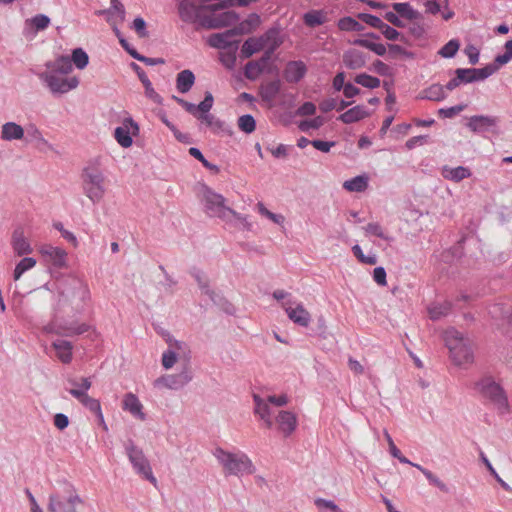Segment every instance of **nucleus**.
<instances>
[{
    "mask_svg": "<svg viewBox=\"0 0 512 512\" xmlns=\"http://www.w3.org/2000/svg\"><path fill=\"white\" fill-rule=\"evenodd\" d=\"M84 500L72 484H66L60 491L50 494L48 512H78Z\"/></svg>",
    "mask_w": 512,
    "mask_h": 512,
    "instance_id": "1",
    "label": "nucleus"
},
{
    "mask_svg": "<svg viewBox=\"0 0 512 512\" xmlns=\"http://www.w3.org/2000/svg\"><path fill=\"white\" fill-rule=\"evenodd\" d=\"M444 341L455 365L463 366L473 362L472 348L461 332L454 328L447 330L444 334Z\"/></svg>",
    "mask_w": 512,
    "mask_h": 512,
    "instance_id": "2",
    "label": "nucleus"
},
{
    "mask_svg": "<svg viewBox=\"0 0 512 512\" xmlns=\"http://www.w3.org/2000/svg\"><path fill=\"white\" fill-rule=\"evenodd\" d=\"M197 281L200 293V307L207 309L211 306H216L227 315H234L236 309L234 305L224 298L220 293L210 288L209 279L203 273L194 274Z\"/></svg>",
    "mask_w": 512,
    "mask_h": 512,
    "instance_id": "3",
    "label": "nucleus"
},
{
    "mask_svg": "<svg viewBox=\"0 0 512 512\" xmlns=\"http://www.w3.org/2000/svg\"><path fill=\"white\" fill-rule=\"evenodd\" d=\"M197 281L200 293V307L207 309L211 306H216L227 315H234L236 309L234 305L224 298L220 293L210 288L209 279L203 273L194 274Z\"/></svg>",
    "mask_w": 512,
    "mask_h": 512,
    "instance_id": "4",
    "label": "nucleus"
},
{
    "mask_svg": "<svg viewBox=\"0 0 512 512\" xmlns=\"http://www.w3.org/2000/svg\"><path fill=\"white\" fill-rule=\"evenodd\" d=\"M197 281L200 293V307L207 309L211 306H216L227 315H234L236 309L234 305L224 298L220 293L210 288L209 279L203 273L194 274Z\"/></svg>",
    "mask_w": 512,
    "mask_h": 512,
    "instance_id": "5",
    "label": "nucleus"
},
{
    "mask_svg": "<svg viewBox=\"0 0 512 512\" xmlns=\"http://www.w3.org/2000/svg\"><path fill=\"white\" fill-rule=\"evenodd\" d=\"M214 456L223 466L226 475L252 474L255 470L251 460L244 453H231L222 448H216Z\"/></svg>",
    "mask_w": 512,
    "mask_h": 512,
    "instance_id": "6",
    "label": "nucleus"
},
{
    "mask_svg": "<svg viewBox=\"0 0 512 512\" xmlns=\"http://www.w3.org/2000/svg\"><path fill=\"white\" fill-rule=\"evenodd\" d=\"M202 203L205 213L210 217H218L229 221L230 217L240 218V214L225 205V198L206 185H203Z\"/></svg>",
    "mask_w": 512,
    "mask_h": 512,
    "instance_id": "7",
    "label": "nucleus"
},
{
    "mask_svg": "<svg viewBox=\"0 0 512 512\" xmlns=\"http://www.w3.org/2000/svg\"><path fill=\"white\" fill-rule=\"evenodd\" d=\"M83 191L93 202L99 203L107 192V179L97 167H87L83 171Z\"/></svg>",
    "mask_w": 512,
    "mask_h": 512,
    "instance_id": "8",
    "label": "nucleus"
},
{
    "mask_svg": "<svg viewBox=\"0 0 512 512\" xmlns=\"http://www.w3.org/2000/svg\"><path fill=\"white\" fill-rule=\"evenodd\" d=\"M214 98L212 93L206 92L205 98L198 105L194 104V116L203 124H205L213 133L220 134L226 133L231 134V129L226 123L219 118H216L210 113L213 106Z\"/></svg>",
    "mask_w": 512,
    "mask_h": 512,
    "instance_id": "9",
    "label": "nucleus"
},
{
    "mask_svg": "<svg viewBox=\"0 0 512 512\" xmlns=\"http://www.w3.org/2000/svg\"><path fill=\"white\" fill-rule=\"evenodd\" d=\"M475 389L482 397L492 402L501 412L508 411L509 404L502 386L492 376H485L475 383Z\"/></svg>",
    "mask_w": 512,
    "mask_h": 512,
    "instance_id": "10",
    "label": "nucleus"
},
{
    "mask_svg": "<svg viewBox=\"0 0 512 512\" xmlns=\"http://www.w3.org/2000/svg\"><path fill=\"white\" fill-rule=\"evenodd\" d=\"M68 383L72 386L68 391L83 406L96 414L101 422H104L101 405L97 399L90 397L87 391L91 388L92 383L89 378L82 377L79 381L76 379H68Z\"/></svg>",
    "mask_w": 512,
    "mask_h": 512,
    "instance_id": "11",
    "label": "nucleus"
},
{
    "mask_svg": "<svg viewBox=\"0 0 512 512\" xmlns=\"http://www.w3.org/2000/svg\"><path fill=\"white\" fill-rule=\"evenodd\" d=\"M239 18V14L233 10L220 13L212 12L209 15L201 16L194 9V25L198 22L202 27L208 29H218L233 25L239 21Z\"/></svg>",
    "mask_w": 512,
    "mask_h": 512,
    "instance_id": "12",
    "label": "nucleus"
},
{
    "mask_svg": "<svg viewBox=\"0 0 512 512\" xmlns=\"http://www.w3.org/2000/svg\"><path fill=\"white\" fill-rule=\"evenodd\" d=\"M39 77L54 94H65L79 85V79L76 76L60 77L53 72H43Z\"/></svg>",
    "mask_w": 512,
    "mask_h": 512,
    "instance_id": "13",
    "label": "nucleus"
},
{
    "mask_svg": "<svg viewBox=\"0 0 512 512\" xmlns=\"http://www.w3.org/2000/svg\"><path fill=\"white\" fill-rule=\"evenodd\" d=\"M500 118L492 115H473L468 119L466 127L473 133H499Z\"/></svg>",
    "mask_w": 512,
    "mask_h": 512,
    "instance_id": "14",
    "label": "nucleus"
},
{
    "mask_svg": "<svg viewBox=\"0 0 512 512\" xmlns=\"http://www.w3.org/2000/svg\"><path fill=\"white\" fill-rule=\"evenodd\" d=\"M127 454L136 472L140 474L144 479L156 485L157 480L152 473L150 464L146 459L143 451L134 446H131L127 448Z\"/></svg>",
    "mask_w": 512,
    "mask_h": 512,
    "instance_id": "15",
    "label": "nucleus"
},
{
    "mask_svg": "<svg viewBox=\"0 0 512 512\" xmlns=\"http://www.w3.org/2000/svg\"><path fill=\"white\" fill-rule=\"evenodd\" d=\"M38 252L46 263L55 268L62 269L67 267L68 254L63 248L43 244L38 248Z\"/></svg>",
    "mask_w": 512,
    "mask_h": 512,
    "instance_id": "16",
    "label": "nucleus"
},
{
    "mask_svg": "<svg viewBox=\"0 0 512 512\" xmlns=\"http://www.w3.org/2000/svg\"><path fill=\"white\" fill-rule=\"evenodd\" d=\"M138 133V124L132 118H126L122 125L115 129L114 137L121 147L129 148L133 144L132 136H137Z\"/></svg>",
    "mask_w": 512,
    "mask_h": 512,
    "instance_id": "17",
    "label": "nucleus"
},
{
    "mask_svg": "<svg viewBox=\"0 0 512 512\" xmlns=\"http://www.w3.org/2000/svg\"><path fill=\"white\" fill-rule=\"evenodd\" d=\"M497 71V66L488 64L483 68H458V79L463 84L483 81Z\"/></svg>",
    "mask_w": 512,
    "mask_h": 512,
    "instance_id": "18",
    "label": "nucleus"
},
{
    "mask_svg": "<svg viewBox=\"0 0 512 512\" xmlns=\"http://www.w3.org/2000/svg\"><path fill=\"white\" fill-rule=\"evenodd\" d=\"M283 306L291 321L299 326L308 327L311 315L301 303L296 304L291 300H287L283 303Z\"/></svg>",
    "mask_w": 512,
    "mask_h": 512,
    "instance_id": "19",
    "label": "nucleus"
},
{
    "mask_svg": "<svg viewBox=\"0 0 512 512\" xmlns=\"http://www.w3.org/2000/svg\"><path fill=\"white\" fill-rule=\"evenodd\" d=\"M235 36L236 34L232 28L221 33H214L209 36L208 44L216 49L227 50L234 47V45L239 46L240 41L233 39Z\"/></svg>",
    "mask_w": 512,
    "mask_h": 512,
    "instance_id": "20",
    "label": "nucleus"
},
{
    "mask_svg": "<svg viewBox=\"0 0 512 512\" xmlns=\"http://www.w3.org/2000/svg\"><path fill=\"white\" fill-rule=\"evenodd\" d=\"M307 73V66L301 60L289 61L283 71V77L288 83L300 82Z\"/></svg>",
    "mask_w": 512,
    "mask_h": 512,
    "instance_id": "21",
    "label": "nucleus"
},
{
    "mask_svg": "<svg viewBox=\"0 0 512 512\" xmlns=\"http://www.w3.org/2000/svg\"><path fill=\"white\" fill-rule=\"evenodd\" d=\"M122 408L123 410L128 411L133 417L141 421L145 420L143 405L135 394L130 392L124 395Z\"/></svg>",
    "mask_w": 512,
    "mask_h": 512,
    "instance_id": "22",
    "label": "nucleus"
},
{
    "mask_svg": "<svg viewBox=\"0 0 512 512\" xmlns=\"http://www.w3.org/2000/svg\"><path fill=\"white\" fill-rule=\"evenodd\" d=\"M276 422L278 423L279 431L282 432L285 437H288L297 426L296 415L290 411H280L276 417Z\"/></svg>",
    "mask_w": 512,
    "mask_h": 512,
    "instance_id": "23",
    "label": "nucleus"
},
{
    "mask_svg": "<svg viewBox=\"0 0 512 512\" xmlns=\"http://www.w3.org/2000/svg\"><path fill=\"white\" fill-rule=\"evenodd\" d=\"M261 25V17L257 13H250L246 19L238 23L232 29L236 36L251 34Z\"/></svg>",
    "mask_w": 512,
    "mask_h": 512,
    "instance_id": "24",
    "label": "nucleus"
},
{
    "mask_svg": "<svg viewBox=\"0 0 512 512\" xmlns=\"http://www.w3.org/2000/svg\"><path fill=\"white\" fill-rule=\"evenodd\" d=\"M343 63L348 69H360L366 64V54L357 49H349L343 54Z\"/></svg>",
    "mask_w": 512,
    "mask_h": 512,
    "instance_id": "25",
    "label": "nucleus"
},
{
    "mask_svg": "<svg viewBox=\"0 0 512 512\" xmlns=\"http://www.w3.org/2000/svg\"><path fill=\"white\" fill-rule=\"evenodd\" d=\"M280 32V27L274 25L258 38L261 39L260 42L263 43V47L267 46V48H273L275 52L283 44V38L280 36Z\"/></svg>",
    "mask_w": 512,
    "mask_h": 512,
    "instance_id": "26",
    "label": "nucleus"
},
{
    "mask_svg": "<svg viewBox=\"0 0 512 512\" xmlns=\"http://www.w3.org/2000/svg\"><path fill=\"white\" fill-rule=\"evenodd\" d=\"M11 244L18 256L30 254L33 250L22 229H17L13 232Z\"/></svg>",
    "mask_w": 512,
    "mask_h": 512,
    "instance_id": "27",
    "label": "nucleus"
},
{
    "mask_svg": "<svg viewBox=\"0 0 512 512\" xmlns=\"http://www.w3.org/2000/svg\"><path fill=\"white\" fill-rule=\"evenodd\" d=\"M370 115V112L363 105L354 106L342 113L338 120L345 124L358 122Z\"/></svg>",
    "mask_w": 512,
    "mask_h": 512,
    "instance_id": "28",
    "label": "nucleus"
},
{
    "mask_svg": "<svg viewBox=\"0 0 512 512\" xmlns=\"http://www.w3.org/2000/svg\"><path fill=\"white\" fill-rule=\"evenodd\" d=\"M48 69L47 72H53L55 74L68 75L73 70V66L69 56L61 55L54 61L46 64Z\"/></svg>",
    "mask_w": 512,
    "mask_h": 512,
    "instance_id": "29",
    "label": "nucleus"
},
{
    "mask_svg": "<svg viewBox=\"0 0 512 512\" xmlns=\"http://www.w3.org/2000/svg\"><path fill=\"white\" fill-rule=\"evenodd\" d=\"M441 174L445 179L457 183L463 179L469 178L471 176V171L468 167L464 166L452 168L446 165L443 166Z\"/></svg>",
    "mask_w": 512,
    "mask_h": 512,
    "instance_id": "30",
    "label": "nucleus"
},
{
    "mask_svg": "<svg viewBox=\"0 0 512 512\" xmlns=\"http://www.w3.org/2000/svg\"><path fill=\"white\" fill-rule=\"evenodd\" d=\"M52 347L55 350L56 357L64 364H68L72 361V349L73 346L66 340H56L52 343Z\"/></svg>",
    "mask_w": 512,
    "mask_h": 512,
    "instance_id": "31",
    "label": "nucleus"
},
{
    "mask_svg": "<svg viewBox=\"0 0 512 512\" xmlns=\"http://www.w3.org/2000/svg\"><path fill=\"white\" fill-rule=\"evenodd\" d=\"M446 97L447 95L444 92V86L438 83L430 85L428 88L424 89L418 96L419 99H425L436 102L443 101Z\"/></svg>",
    "mask_w": 512,
    "mask_h": 512,
    "instance_id": "32",
    "label": "nucleus"
},
{
    "mask_svg": "<svg viewBox=\"0 0 512 512\" xmlns=\"http://www.w3.org/2000/svg\"><path fill=\"white\" fill-rule=\"evenodd\" d=\"M258 37H250L244 41L240 50V57L243 59L250 58L253 54L261 51L263 43Z\"/></svg>",
    "mask_w": 512,
    "mask_h": 512,
    "instance_id": "33",
    "label": "nucleus"
},
{
    "mask_svg": "<svg viewBox=\"0 0 512 512\" xmlns=\"http://www.w3.org/2000/svg\"><path fill=\"white\" fill-rule=\"evenodd\" d=\"M327 21L323 10H310L303 15V22L307 27L315 28L323 25Z\"/></svg>",
    "mask_w": 512,
    "mask_h": 512,
    "instance_id": "34",
    "label": "nucleus"
},
{
    "mask_svg": "<svg viewBox=\"0 0 512 512\" xmlns=\"http://www.w3.org/2000/svg\"><path fill=\"white\" fill-rule=\"evenodd\" d=\"M170 349L163 353L162 356V364L166 369L171 368L176 359L180 356V351L182 350V343L175 341L174 343H170Z\"/></svg>",
    "mask_w": 512,
    "mask_h": 512,
    "instance_id": "35",
    "label": "nucleus"
},
{
    "mask_svg": "<svg viewBox=\"0 0 512 512\" xmlns=\"http://www.w3.org/2000/svg\"><path fill=\"white\" fill-rule=\"evenodd\" d=\"M392 8L402 18L408 20L420 18V13L414 10L408 2H395L392 4Z\"/></svg>",
    "mask_w": 512,
    "mask_h": 512,
    "instance_id": "36",
    "label": "nucleus"
},
{
    "mask_svg": "<svg viewBox=\"0 0 512 512\" xmlns=\"http://www.w3.org/2000/svg\"><path fill=\"white\" fill-rule=\"evenodd\" d=\"M368 187V177L366 175H358L343 183V188L349 192H363Z\"/></svg>",
    "mask_w": 512,
    "mask_h": 512,
    "instance_id": "37",
    "label": "nucleus"
},
{
    "mask_svg": "<svg viewBox=\"0 0 512 512\" xmlns=\"http://www.w3.org/2000/svg\"><path fill=\"white\" fill-rule=\"evenodd\" d=\"M24 136V130L23 128L14 123V122H8L3 125L2 127V138L4 140H19L22 139Z\"/></svg>",
    "mask_w": 512,
    "mask_h": 512,
    "instance_id": "38",
    "label": "nucleus"
},
{
    "mask_svg": "<svg viewBox=\"0 0 512 512\" xmlns=\"http://www.w3.org/2000/svg\"><path fill=\"white\" fill-rule=\"evenodd\" d=\"M351 43L355 46L364 47L374 52L378 56H384L387 52V48L384 44L375 43L374 41H370L368 39L356 38Z\"/></svg>",
    "mask_w": 512,
    "mask_h": 512,
    "instance_id": "39",
    "label": "nucleus"
},
{
    "mask_svg": "<svg viewBox=\"0 0 512 512\" xmlns=\"http://www.w3.org/2000/svg\"><path fill=\"white\" fill-rule=\"evenodd\" d=\"M192 88V71L183 70L177 75L176 89L180 93H186Z\"/></svg>",
    "mask_w": 512,
    "mask_h": 512,
    "instance_id": "40",
    "label": "nucleus"
},
{
    "mask_svg": "<svg viewBox=\"0 0 512 512\" xmlns=\"http://www.w3.org/2000/svg\"><path fill=\"white\" fill-rule=\"evenodd\" d=\"M239 46L234 45V47L224 50L219 53V60L224 67L229 70H232L236 64V53Z\"/></svg>",
    "mask_w": 512,
    "mask_h": 512,
    "instance_id": "41",
    "label": "nucleus"
},
{
    "mask_svg": "<svg viewBox=\"0 0 512 512\" xmlns=\"http://www.w3.org/2000/svg\"><path fill=\"white\" fill-rule=\"evenodd\" d=\"M412 466L416 467L419 471H421L431 485L436 486L442 492H449V488L447 487V485L444 482H442L436 475H434L430 470L422 467L419 464H412Z\"/></svg>",
    "mask_w": 512,
    "mask_h": 512,
    "instance_id": "42",
    "label": "nucleus"
},
{
    "mask_svg": "<svg viewBox=\"0 0 512 512\" xmlns=\"http://www.w3.org/2000/svg\"><path fill=\"white\" fill-rule=\"evenodd\" d=\"M338 28L342 31L360 32L364 30V26L356 19L350 16L342 17L338 21Z\"/></svg>",
    "mask_w": 512,
    "mask_h": 512,
    "instance_id": "43",
    "label": "nucleus"
},
{
    "mask_svg": "<svg viewBox=\"0 0 512 512\" xmlns=\"http://www.w3.org/2000/svg\"><path fill=\"white\" fill-rule=\"evenodd\" d=\"M71 63L74 64L76 68L82 70L89 63V56L82 48H76L72 51L71 55Z\"/></svg>",
    "mask_w": 512,
    "mask_h": 512,
    "instance_id": "44",
    "label": "nucleus"
},
{
    "mask_svg": "<svg viewBox=\"0 0 512 512\" xmlns=\"http://www.w3.org/2000/svg\"><path fill=\"white\" fill-rule=\"evenodd\" d=\"M355 83L369 89H375L378 88L381 84V81L379 78L371 76L366 73L358 74L354 78Z\"/></svg>",
    "mask_w": 512,
    "mask_h": 512,
    "instance_id": "45",
    "label": "nucleus"
},
{
    "mask_svg": "<svg viewBox=\"0 0 512 512\" xmlns=\"http://www.w3.org/2000/svg\"><path fill=\"white\" fill-rule=\"evenodd\" d=\"M188 379L187 376H172L168 375L166 377H162L156 381V384H161L163 386H166L168 388H178L179 386L183 385L184 383H187Z\"/></svg>",
    "mask_w": 512,
    "mask_h": 512,
    "instance_id": "46",
    "label": "nucleus"
},
{
    "mask_svg": "<svg viewBox=\"0 0 512 512\" xmlns=\"http://www.w3.org/2000/svg\"><path fill=\"white\" fill-rule=\"evenodd\" d=\"M178 14L185 23H192V0H179Z\"/></svg>",
    "mask_w": 512,
    "mask_h": 512,
    "instance_id": "47",
    "label": "nucleus"
},
{
    "mask_svg": "<svg viewBox=\"0 0 512 512\" xmlns=\"http://www.w3.org/2000/svg\"><path fill=\"white\" fill-rule=\"evenodd\" d=\"M36 265V260L31 257L23 258L15 267L14 269V280H19L20 277L25 273L26 271L32 269Z\"/></svg>",
    "mask_w": 512,
    "mask_h": 512,
    "instance_id": "48",
    "label": "nucleus"
},
{
    "mask_svg": "<svg viewBox=\"0 0 512 512\" xmlns=\"http://www.w3.org/2000/svg\"><path fill=\"white\" fill-rule=\"evenodd\" d=\"M238 127L246 134H251L256 129V121L250 114H245L239 117Z\"/></svg>",
    "mask_w": 512,
    "mask_h": 512,
    "instance_id": "49",
    "label": "nucleus"
},
{
    "mask_svg": "<svg viewBox=\"0 0 512 512\" xmlns=\"http://www.w3.org/2000/svg\"><path fill=\"white\" fill-rule=\"evenodd\" d=\"M460 42L458 39H451L438 52L443 58H453L459 50Z\"/></svg>",
    "mask_w": 512,
    "mask_h": 512,
    "instance_id": "50",
    "label": "nucleus"
},
{
    "mask_svg": "<svg viewBox=\"0 0 512 512\" xmlns=\"http://www.w3.org/2000/svg\"><path fill=\"white\" fill-rule=\"evenodd\" d=\"M505 52L503 54H499L494 59V65L497 66V70L500 66L507 64L512 60V39L508 40L505 45Z\"/></svg>",
    "mask_w": 512,
    "mask_h": 512,
    "instance_id": "51",
    "label": "nucleus"
},
{
    "mask_svg": "<svg viewBox=\"0 0 512 512\" xmlns=\"http://www.w3.org/2000/svg\"><path fill=\"white\" fill-rule=\"evenodd\" d=\"M264 69L259 65V62L249 61L244 68V75L249 80H256Z\"/></svg>",
    "mask_w": 512,
    "mask_h": 512,
    "instance_id": "52",
    "label": "nucleus"
},
{
    "mask_svg": "<svg viewBox=\"0 0 512 512\" xmlns=\"http://www.w3.org/2000/svg\"><path fill=\"white\" fill-rule=\"evenodd\" d=\"M452 308L451 303L446 302L444 304L434 305L429 308V315L432 320H438L442 316H446Z\"/></svg>",
    "mask_w": 512,
    "mask_h": 512,
    "instance_id": "53",
    "label": "nucleus"
},
{
    "mask_svg": "<svg viewBox=\"0 0 512 512\" xmlns=\"http://www.w3.org/2000/svg\"><path fill=\"white\" fill-rule=\"evenodd\" d=\"M26 23L31 25L35 31H41L49 26L50 19L44 14H37L33 18L27 20Z\"/></svg>",
    "mask_w": 512,
    "mask_h": 512,
    "instance_id": "54",
    "label": "nucleus"
},
{
    "mask_svg": "<svg viewBox=\"0 0 512 512\" xmlns=\"http://www.w3.org/2000/svg\"><path fill=\"white\" fill-rule=\"evenodd\" d=\"M315 505L320 509V512H344L332 500L317 498L315 499Z\"/></svg>",
    "mask_w": 512,
    "mask_h": 512,
    "instance_id": "55",
    "label": "nucleus"
},
{
    "mask_svg": "<svg viewBox=\"0 0 512 512\" xmlns=\"http://www.w3.org/2000/svg\"><path fill=\"white\" fill-rule=\"evenodd\" d=\"M89 326L85 323L78 325H71L69 327L63 328L61 330H57L56 333L64 335V336H73L80 335L88 331Z\"/></svg>",
    "mask_w": 512,
    "mask_h": 512,
    "instance_id": "56",
    "label": "nucleus"
},
{
    "mask_svg": "<svg viewBox=\"0 0 512 512\" xmlns=\"http://www.w3.org/2000/svg\"><path fill=\"white\" fill-rule=\"evenodd\" d=\"M257 207H258L259 213L262 216L267 217L268 219H270L271 221H273L274 223H276L278 225H281V224L284 223L285 218H284L283 215L276 214V213H273V212L269 211L262 202H259L257 204Z\"/></svg>",
    "mask_w": 512,
    "mask_h": 512,
    "instance_id": "57",
    "label": "nucleus"
},
{
    "mask_svg": "<svg viewBox=\"0 0 512 512\" xmlns=\"http://www.w3.org/2000/svg\"><path fill=\"white\" fill-rule=\"evenodd\" d=\"M279 92V81H271L266 85L264 92L262 94V98L267 101L273 100L278 95Z\"/></svg>",
    "mask_w": 512,
    "mask_h": 512,
    "instance_id": "58",
    "label": "nucleus"
},
{
    "mask_svg": "<svg viewBox=\"0 0 512 512\" xmlns=\"http://www.w3.org/2000/svg\"><path fill=\"white\" fill-rule=\"evenodd\" d=\"M113 30H114V32H115V34H116V36L118 37L119 42H120V44L122 45V47H123V48H124V49H125V50H126V51H127V52L132 56V57H133V58H135V59H137V60H139V61H142V62H148V61H150V59H149V58H146V57H144V56H141V55H139V54H138L134 49H130V48H129L127 41L121 37V33H120V31H119V29H118V28L114 27V28H113Z\"/></svg>",
    "mask_w": 512,
    "mask_h": 512,
    "instance_id": "59",
    "label": "nucleus"
},
{
    "mask_svg": "<svg viewBox=\"0 0 512 512\" xmlns=\"http://www.w3.org/2000/svg\"><path fill=\"white\" fill-rule=\"evenodd\" d=\"M380 31L383 34V36L390 41H405V37L403 35H401L395 28L389 26L386 23H384Z\"/></svg>",
    "mask_w": 512,
    "mask_h": 512,
    "instance_id": "60",
    "label": "nucleus"
},
{
    "mask_svg": "<svg viewBox=\"0 0 512 512\" xmlns=\"http://www.w3.org/2000/svg\"><path fill=\"white\" fill-rule=\"evenodd\" d=\"M358 18L367 25L379 30L384 25V22L379 17L369 13H360L358 14Z\"/></svg>",
    "mask_w": 512,
    "mask_h": 512,
    "instance_id": "61",
    "label": "nucleus"
},
{
    "mask_svg": "<svg viewBox=\"0 0 512 512\" xmlns=\"http://www.w3.org/2000/svg\"><path fill=\"white\" fill-rule=\"evenodd\" d=\"M324 124V118L321 116H317L310 120H303L299 124V129L301 131H307L310 128L312 129H318Z\"/></svg>",
    "mask_w": 512,
    "mask_h": 512,
    "instance_id": "62",
    "label": "nucleus"
},
{
    "mask_svg": "<svg viewBox=\"0 0 512 512\" xmlns=\"http://www.w3.org/2000/svg\"><path fill=\"white\" fill-rule=\"evenodd\" d=\"M194 159L200 161L204 167L210 170L213 174H218L220 169L217 165L210 163L203 155V153L194 147Z\"/></svg>",
    "mask_w": 512,
    "mask_h": 512,
    "instance_id": "63",
    "label": "nucleus"
},
{
    "mask_svg": "<svg viewBox=\"0 0 512 512\" xmlns=\"http://www.w3.org/2000/svg\"><path fill=\"white\" fill-rule=\"evenodd\" d=\"M364 229L367 234L374 235L384 240H388V237L383 232L381 225L377 222L368 223Z\"/></svg>",
    "mask_w": 512,
    "mask_h": 512,
    "instance_id": "64",
    "label": "nucleus"
}]
</instances>
